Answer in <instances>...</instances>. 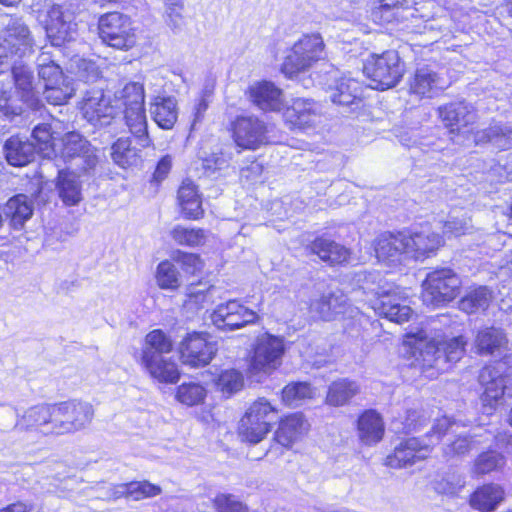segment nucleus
<instances>
[{
  "instance_id": "28",
  "label": "nucleus",
  "mask_w": 512,
  "mask_h": 512,
  "mask_svg": "<svg viewBox=\"0 0 512 512\" xmlns=\"http://www.w3.org/2000/svg\"><path fill=\"white\" fill-rule=\"evenodd\" d=\"M5 159L11 166L23 167L35 158L36 147L34 143L19 136H11L3 147Z\"/></svg>"
},
{
  "instance_id": "52",
  "label": "nucleus",
  "mask_w": 512,
  "mask_h": 512,
  "mask_svg": "<svg viewBox=\"0 0 512 512\" xmlns=\"http://www.w3.org/2000/svg\"><path fill=\"white\" fill-rule=\"evenodd\" d=\"M206 394L207 391L204 386L189 382L183 383L177 388L176 399L184 405L195 406L204 401Z\"/></svg>"
},
{
  "instance_id": "51",
  "label": "nucleus",
  "mask_w": 512,
  "mask_h": 512,
  "mask_svg": "<svg viewBox=\"0 0 512 512\" xmlns=\"http://www.w3.org/2000/svg\"><path fill=\"white\" fill-rule=\"evenodd\" d=\"M475 436L471 434H458L443 448L444 456L447 458L464 456L471 450L476 449L478 441L475 440Z\"/></svg>"
},
{
  "instance_id": "41",
  "label": "nucleus",
  "mask_w": 512,
  "mask_h": 512,
  "mask_svg": "<svg viewBox=\"0 0 512 512\" xmlns=\"http://www.w3.org/2000/svg\"><path fill=\"white\" fill-rule=\"evenodd\" d=\"M56 189L60 199L67 206L77 205L82 200L80 181L72 172H58Z\"/></svg>"
},
{
  "instance_id": "47",
  "label": "nucleus",
  "mask_w": 512,
  "mask_h": 512,
  "mask_svg": "<svg viewBox=\"0 0 512 512\" xmlns=\"http://www.w3.org/2000/svg\"><path fill=\"white\" fill-rule=\"evenodd\" d=\"M506 464L505 456L495 450L483 452L474 460L472 472L477 476L500 471Z\"/></svg>"
},
{
  "instance_id": "56",
  "label": "nucleus",
  "mask_w": 512,
  "mask_h": 512,
  "mask_svg": "<svg viewBox=\"0 0 512 512\" xmlns=\"http://www.w3.org/2000/svg\"><path fill=\"white\" fill-rule=\"evenodd\" d=\"M32 138L36 150L43 153L45 156H50L54 152V136L51 132L49 124L43 123L34 127L32 131Z\"/></svg>"
},
{
  "instance_id": "49",
  "label": "nucleus",
  "mask_w": 512,
  "mask_h": 512,
  "mask_svg": "<svg viewBox=\"0 0 512 512\" xmlns=\"http://www.w3.org/2000/svg\"><path fill=\"white\" fill-rule=\"evenodd\" d=\"M111 150L113 161L122 168L136 165L139 161L138 151L131 147V141L128 138H119L112 145Z\"/></svg>"
},
{
  "instance_id": "60",
  "label": "nucleus",
  "mask_w": 512,
  "mask_h": 512,
  "mask_svg": "<svg viewBox=\"0 0 512 512\" xmlns=\"http://www.w3.org/2000/svg\"><path fill=\"white\" fill-rule=\"evenodd\" d=\"M229 166V160L223 153H212L202 160V169L208 177L216 178L217 172H220Z\"/></svg>"
},
{
  "instance_id": "61",
  "label": "nucleus",
  "mask_w": 512,
  "mask_h": 512,
  "mask_svg": "<svg viewBox=\"0 0 512 512\" xmlns=\"http://www.w3.org/2000/svg\"><path fill=\"white\" fill-rule=\"evenodd\" d=\"M174 260L188 274H195L202 268V261L198 255L193 253H185L178 251L174 256Z\"/></svg>"
},
{
  "instance_id": "45",
  "label": "nucleus",
  "mask_w": 512,
  "mask_h": 512,
  "mask_svg": "<svg viewBox=\"0 0 512 512\" xmlns=\"http://www.w3.org/2000/svg\"><path fill=\"white\" fill-rule=\"evenodd\" d=\"M173 349V343L169 336L162 330L155 329L149 332L144 341L141 359H145L146 352L152 356L163 357Z\"/></svg>"
},
{
  "instance_id": "11",
  "label": "nucleus",
  "mask_w": 512,
  "mask_h": 512,
  "mask_svg": "<svg viewBox=\"0 0 512 512\" xmlns=\"http://www.w3.org/2000/svg\"><path fill=\"white\" fill-rule=\"evenodd\" d=\"M0 25V43L9 55L22 58L32 52L34 41L21 18L6 16L1 19Z\"/></svg>"
},
{
  "instance_id": "15",
  "label": "nucleus",
  "mask_w": 512,
  "mask_h": 512,
  "mask_svg": "<svg viewBox=\"0 0 512 512\" xmlns=\"http://www.w3.org/2000/svg\"><path fill=\"white\" fill-rule=\"evenodd\" d=\"M438 111L450 134L469 139L473 132L472 126L477 120V113L471 104L465 101L453 102L439 107Z\"/></svg>"
},
{
  "instance_id": "24",
  "label": "nucleus",
  "mask_w": 512,
  "mask_h": 512,
  "mask_svg": "<svg viewBox=\"0 0 512 512\" xmlns=\"http://www.w3.org/2000/svg\"><path fill=\"white\" fill-rule=\"evenodd\" d=\"M81 109L84 118L96 127L109 125L116 115V107L110 104L109 98L102 91H96L85 98Z\"/></svg>"
},
{
  "instance_id": "18",
  "label": "nucleus",
  "mask_w": 512,
  "mask_h": 512,
  "mask_svg": "<svg viewBox=\"0 0 512 512\" xmlns=\"http://www.w3.org/2000/svg\"><path fill=\"white\" fill-rule=\"evenodd\" d=\"M216 351L215 343L208 341L203 334L196 332L185 337L179 347L182 363L193 368L209 364Z\"/></svg>"
},
{
  "instance_id": "12",
  "label": "nucleus",
  "mask_w": 512,
  "mask_h": 512,
  "mask_svg": "<svg viewBox=\"0 0 512 512\" xmlns=\"http://www.w3.org/2000/svg\"><path fill=\"white\" fill-rule=\"evenodd\" d=\"M232 135L236 145L256 150L269 143L267 124L255 115L237 116L232 122Z\"/></svg>"
},
{
  "instance_id": "38",
  "label": "nucleus",
  "mask_w": 512,
  "mask_h": 512,
  "mask_svg": "<svg viewBox=\"0 0 512 512\" xmlns=\"http://www.w3.org/2000/svg\"><path fill=\"white\" fill-rule=\"evenodd\" d=\"M504 499V490L498 484H485L475 490L471 495L470 504L481 512H491Z\"/></svg>"
},
{
  "instance_id": "1",
  "label": "nucleus",
  "mask_w": 512,
  "mask_h": 512,
  "mask_svg": "<svg viewBox=\"0 0 512 512\" xmlns=\"http://www.w3.org/2000/svg\"><path fill=\"white\" fill-rule=\"evenodd\" d=\"M406 338L413 347V365L429 378L447 370L448 364L459 361L465 352L466 341L462 336L440 343L435 339L428 340L426 330L420 329L407 333Z\"/></svg>"
},
{
  "instance_id": "19",
  "label": "nucleus",
  "mask_w": 512,
  "mask_h": 512,
  "mask_svg": "<svg viewBox=\"0 0 512 512\" xmlns=\"http://www.w3.org/2000/svg\"><path fill=\"white\" fill-rule=\"evenodd\" d=\"M505 362H499L494 366H485L479 374V382L484 388L481 400L485 406L495 407L506 393L509 381L508 375L504 374Z\"/></svg>"
},
{
  "instance_id": "3",
  "label": "nucleus",
  "mask_w": 512,
  "mask_h": 512,
  "mask_svg": "<svg viewBox=\"0 0 512 512\" xmlns=\"http://www.w3.org/2000/svg\"><path fill=\"white\" fill-rule=\"evenodd\" d=\"M325 43L319 33L304 34L292 46L282 64V72L293 78L300 72H305L317 62L326 58Z\"/></svg>"
},
{
  "instance_id": "42",
  "label": "nucleus",
  "mask_w": 512,
  "mask_h": 512,
  "mask_svg": "<svg viewBox=\"0 0 512 512\" xmlns=\"http://www.w3.org/2000/svg\"><path fill=\"white\" fill-rule=\"evenodd\" d=\"M347 297L342 292H333L322 296L311 304V310L326 321L334 319L335 316L344 313Z\"/></svg>"
},
{
  "instance_id": "36",
  "label": "nucleus",
  "mask_w": 512,
  "mask_h": 512,
  "mask_svg": "<svg viewBox=\"0 0 512 512\" xmlns=\"http://www.w3.org/2000/svg\"><path fill=\"white\" fill-rule=\"evenodd\" d=\"M359 438L365 445L378 443L384 435V423L374 410L365 411L358 419Z\"/></svg>"
},
{
  "instance_id": "63",
  "label": "nucleus",
  "mask_w": 512,
  "mask_h": 512,
  "mask_svg": "<svg viewBox=\"0 0 512 512\" xmlns=\"http://www.w3.org/2000/svg\"><path fill=\"white\" fill-rule=\"evenodd\" d=\"M464 483L465 482L461 477L453 475L451 479L447 477L436 481L434 488L438 493L454 495L464 486Z\"/></svg>"
},
{
  "instance_id": "7",
  "label": "nucleus",
  "mask_w": 512,
  "mask_h": 512,
  "mask_svg": "<svg viewBox=\"0 0 512 512\" xmlns=\"http://www.w3.org/2000/svg\"><path fill=\"white\" fill-rule=\"evenodd\" d=\"M99 37L106 45L128 51L136 45L137 37L131 18L120 12H109L98 21Z\"/></svg>"
},
{
  "instance_id": "16",
  "label": "nucleus",
  "mask_w": 512,
  "mask_h": 512,
  "mask_svg": "<svg viewBox=\"0 0 512 512\" xmlns=\"http://www.w3.org/2000/svg\"><path fill=\"white\" fill-rule=\"evenodd\" d=\"M257 319V313L238 300H229L219 304L211 314L212 323L218 329L228 331L255 323Z\"/></svg>"
},
{
  "instance_id": "27",
  "label": "nucleus",
  "mask_w": 512,
  "mask_h": 512,
  "mask_svg": "<svg viewBox=\"0 0 512 512\" xmlns=\"http://www.w3.org/2000/svg\"><path fill=\"white\" fill-rule=\"evenodd\" d=\"M405 242L408 244V259L419 260L429 257L442 244V237L429 229L420 232L405 233Z\"/></svg>"
},
{
  "instance_id": "40",
  "label": "nucleus",
  "mask_w": 512,
  "mask_h": 512,
  "mask_svg": "<svg viewBox=\"0 0 512 512\" xmlns=\"http://www.w3.org/2000/svg\"><path fill=\"white\" fill-rule=\"evenodd\" d=\"M12 74L15 87L22 100L30 107H34L37 103L38 91L34 84L33 72L26 65L14 64Z\"/></svg>"
},
{
  "instance_id": "43",
  "label": "nucleus",
  "mask_w": 512,
  "mask_h": 512,
  "mask_svg": "<svg viewBox=\"0 0 512 512\" xmlns=\"http://www.w3.org/2000/svg\"><path fill=\"white\" fill-rule=\"evenodd\" d=\"M124 118L130 132L137 139L138 145L147 147L150 144L147 131V120L144 106L124 110Z\"/></svg>"
},
{
  "instance_id": "21",
  "label": "nucleus",
  "mask_w": 512,
  "mask_h": 512,
  "mask_svg": "<svg viewBox=\"0 0 512 512\" xmlns=\"http://www.w3.org/2000/svg\"><path fill=\"white\" fill-rule=\"evenodd\" d=\"M405 232L383 233L377 237L374 250L379 261L387 264H400L408 259Z\"/></svg>"
},
{
  "instance_id": "58",
  "label": "nucleus",
  "mask_w": 512,
  "mask_h": 512,
  "mask_svg": "<svg viewBox=\"0 0 512 512\" xmlns=\"http://www.w3.org/2000/svg\"><path fill=\"white\" fill-rule=\"evenodd\" d=\"M213 506L217 512H249L238 496L229 493H218L213 499Z\"/></svg>"
},
{
  "instance_id": "4",
  "label": "nucleus",
  "mask_w": 512,
  "mask_h": 512,
  "mask_svg": "<svg viewBox=\"0 0 512 512\" xmlns=\"http://www.w3.org/2000/svg\"><path fill=\"white\" fill-rule=\"evenodd\" d=\"M38 19L44 25L52 46L61 47L74 40L77 35L73 13L61 5L45 1L43 9L38 11Z\"/></svg>"
},
{
  "instance_id": "37",
  "label": "nucleus",
  "mask_w": 512,
  "mask_h": 512,
  "mask_svg": "<svg viewBox=\"0 0 512 512\" xmlns=\"http://www.w3.org/2000/svg\"><path fill=\"white\" fill-rule=\"evenodd\" d=\"M476 144L491 143L495 148L507 150L512 148V129L502 123H493L488 128L474 134Z\"/></svg>"
},
{
  "instance_id": "29",
  "label": "nucleus",
  "mask_w": 512,
  "mask_h": 512,
  "mask_svg": "<svg viewBox=\"0 0 512 512\" xmlns=\"http://www.w3.org/2000/svg\"><path fill=\"white\" fill-rule=\"evenodd\" d=\"M306 250L317 255L322 261L331 265L342 264L350 257V251L345 246L324 237H317Z\"/></svg>"
},
{
  "instance_id": "57",
  "label": "nucleus",
  "mask_w": 512,
  "mask_h": 512,
  "mask_svg": "<svg viewBox=\"0 0 512 512\" xmlns=\"http://www.w3.org/2000/svg\"><path fill=\"white\" fill-rule=\"evenodd\" d=\"M171 236L179 245L191 247L204 244L206 239V234L203 229L186 228L180 225L173 228Z\"/></svg>"
},
{
  "instance_id": "34",
  "label": "nucleus",
  "mask_w": 512,
  "mask_h": 512,
  "mask_svg": "<svg viewBox=\"0 0 512 512\" xmlns=\"http://www.w3.org/2000/svg\"><path fill=\"white\" fill-rule=\"evenodd\" d=\"M162 489L160 486L150 483L149 481H132L122 483L111 488V497L118 499L125 497L133 501H139L160 495Z\"/></svg>"
},
{
  "instance_id": "14",
  "label": "nucleus",
  "mask_w": 512,
  "mask_h": 512,
  "mask_svg": "<svg viewBox=\"0 0 512 512\" xmlns=\"http://www.w3.org/2000/svg\"><path fill=\"white\" fill-rule=\"evenodd\" d=\"M368 289L377 297L372 308L379 316L398 324L408 321L412 316V309L403 303L400 293L391 285L387 288L378 285Z\"/></svg>"
},
{
  "instance_id": "5",
  "label": "nucleus",
  "mask_w": 512,
  "mask_h": 512,
  "mask_svg": "<svg viewBox=\"0 0 512 512\" xmlns=\"http://www.w3.org/2000/svg\"><path fill=\"white\" fill-rule=\"evenodd\" d=\"M364 73L375 83L376 89L394 87L403 77L405 66L395 50L371 54L365 61Z\"/></svg>"
},
{
  "instance_id": "30",
  "label": "nucleus",
  "mask_w": 512,
  "mask_h": 512,
  "mask_svg": "<svg viewBox=\"0 0 512 512\" xmlns=\"http://www.w3.org/2000/svg\"><path fill=\"white\" fill-rule=\"evenodd\" d=\"M309 429V424L301 413L287 416L280 422L275 439L284 447H290L299 441Z\"/></svg>"
},
{
  "instance_id": "55",
  "label": "nucleus",
  "mask_w": 512,
  "mask_h": 512,
  "mask_svg": "<svg viewBox=\"0 0 512 512\" xmlns=\"http://www.w3.org/2000/svg\"><path fill=\"white\" fill-rule=\"evenodd\" d=\"M144 88L137 82L126 84L120 91L118 103L124 110L144 106Z\"/></svg>"
},
{
  "instance_id": "26",
  "label": "nucleus",
  "mask_w": 512,
  "mask_h": 512,
  "mask_svg": "<svg viewBox=\"0 0 512 512\" xmlns=\"http://www.w3.org/2000/svg\"><path fill=\"white\" fill-rule=\"evenodd\" d=\"M321 105L311 99L297 98L287 108L284 117L293 127L304 129L314 125L320 118Z\"/></svg>"
},
{
  "instance_id": "32",
  "label": "nucleus",
  "mask_w": 512,
  "mask_h": 512,
  "mask_svg": "<svg viewBox=\"0 0 512 512\" xmlns=\"http://www.w3.org/2000/svg\"><path fill=\"white\" fill-rule=\"evenodd\" d=\"M506 344L507 338L502 329L485 327L477 332L473 348L477 354L487 356L501 353Z\"/></svg>"
},
{
  "instance_id": "39",
  "label": "nucleus",
  "mask_w": 512,
  "mask_h": 512,
  "mask_svg": "<svg viewBox=\"0 0 512 512\" xmlns=\"http://www.w3.org/2000/svg\"><path fill=\"white\" fill-rule=\"evenodd\" d=\"M4 214L6 218L10 219V224L14 229H21L33 214V203L24 194L15 195L7 201Z\"/></svg>"
},
{
  "instance_id": "64",
  "label": "nucleus",
  "mask_w": 512,
  "mask_h": 512,
  "mask_svg": "<svg viewBox=\"0 0 512 512\" xmlns=\"http://www.w3.org/2000/svg\"><path fill=\"white\" fill-rule=\"evenodd\" d=\"M417 18H410L408 22H410L411 29L413 32L425 34L427 32H437L439 30V25L436 23L435 19H426L423 20L422 16H419L416 13ZM406 28H410L409 25H406Z\"/></svg>"
},
{
  "instance_id": "48",
  "label": "nucleus",
  "mask_w": 512,
  "mask_h": 512,
  "mask_svg": "<svg viewBox=\"0 0 512 512\" xmlns=\"http://www.w3.org/2000/svg\"><path fill=\"white\" fill-rule=\"evenodd\" d=\"M37 66L39 78L43 81L44 86L63 83V80L68 78L63 75L60 66L51 60L46 52H42L38 56Z\"/></svg>"
},
{
  "instance_id": "9",
  "label": "nucleus",
  "mask_w": 512,
  "mask_h": 512,
  "mask_svg": "<svg viewBox=\"0 0 512 512\" xmlns=\"http://www.w3.org/2000/svg\"><path fill=\"white\" fill-rule=\"evenodd\" d=\"M5 414L11 419L9 424L0 423L1 431L14 429L18 431L37 430L43 434H54V404L37 405L27 409L18 417L15 409H8Z\"/></svg>"
},
{
  "instance_id": "2",
  "label": "nucleus",
  "mask_w": 512,
  "mask_h": 512,
  "mask_svg": "<svg viewBox=\"0 0 512 512\" xmlns=\"http://www.w3.org/2000/svg\"><path fill=\"white\" fill-rule=\"evenodd\" d=\"M454 426L456 422L446 416L436 419L431 430L423 438H408L395 447L394 453L387 456L386 465L399 469L424 460L430 454L431 448Z\"/></svg>"
},
{
  "instance_id": "50",
  "label": "nucleus",
  "mask_w": 512,
  "mask_h": 512,
  "mask_svg": "<svg viewBox=\"0 0 512 512\" xmlns=\"http://www.w3.org/2000/svg\"><path fill=\"white\" fill-rule=\"evenodd\" d=\"M314 396V389L307 382H292L282 390L283 402L292 407L300 406Z\"/></svg>"
},
{
  "instance_id": "25",
  "label": "nucleus",
  "mask_w": 512,
  "mask_h": 512,
  "mask_svg": "<svg viewBox=\"0 0 512 512\" xmlns=\"http://www.w3.org/2000/svg\"><path fill=\"white\" fill-rule=\"evenodd\" d=\"M406 0H378V6L372 10V19L376 23H403L417 18V9L405 6Z\"/></svg>"
},
{
  "instance_id": "17",
  "label": "nucleus",
  "mask_w": 512,
  "mask_h": 512,
  "mask_svg": "<svg viewBox=\"0 0 512 512\" xmlns=\"http://www.w3.org/2000/svg\"><path fill=\"white\" fill-rule=\"evenodd\" d=\"M61 155L65 161H76V165L90 173L98 164L96 148L77 132H69L62 139Z\"/></svg>"
},
{
  "instance_id": "8",
  "label": "nucleus",
  "mask_w": 512,
  "mask_h": 512,
  "mask_svg": "<svg viewBox=\"0 0 512 512\" xmlns=\"http://www.w3.org/2000/svg\"><path fill=\"white\" fill-rule=\"evenodd\" d=\"M54 435L74 433L89 425L94 416L93 406L77 399L54 404Z\"/></svg>"
},
{
  "instance_id": "13",
  "label": "nucleus",
  "mask_w": 512,
  "mask_h": 512,
  "mask_svg": "<svg viewBox=\"0 0 512 512\" xmlns=\"http://www.w3.org/2000/svg\"><path fill=\"white\" fill-rule=\"evenodd\" d=\"M285 351L281 337L264 333L257 337L250 367L252 371L269 373L281 364Z\"/></svg>"
},
{
  "instance_id": "54",
  "label": "nucleus",
  "mask_w": 512,
  "mask_h": 512,
  "mask_svg": "<svg viewBox=\"0 0 512 512\" xmlns=\"http://www.w3.org/2000/svg\"><path fill=\"white\" fill-rule=\"evenodd\" d=\"M156 281L161 289L175 290L180 286V274L172 262L162 261L157 267Z\"/></svg>"
},
{
  "instance_id": "62",
  "label": "nucleus",
  "mask_w": 512,
  "mask_h": 512,
  "mask_svg": "<svg viewBox=\"0 0 512 512\" xmlns=\"http://www.w3.org/2000/svg\"><path fill=\"white\" fill-rule=\"evenodd\" d=\"M471 228L470 219L467 217H450L443 226V233L447 236H460L466 234Z\"/></svg>"
},
{
  "instance_id": "35",
  "label": "nucleus",
  "mask_w": 512,
  "mask_h": 512,
  "mask_svg": "<svg viewBox=\"0 0 512 512\" xmlns=\"http://www.w3.org/2000/svg\"><path fill=\"white\" fill-rule=\"evenodd\" d=\"M178 202L187 219H199L203 215L197 186L190 179L183 180L178 189Z\"/></svg>"
},
{
  "instance_id": "59",
  "label": "nucleus",
  "mask_w": 512,
  "mask_h": 512,
  "mask_svg": "<svg viewBox=\"0 0 512 512\" xmlns=\"http://www.w3.org/2000/svg\"><path fill=\"white\" fill-rule=\"evenodd\" d=\"M243 383V375L235 369L222 371L217 380V386L227 394L239 391L243 387Z\"/></svg>"
},
{
  "instance_id": "6",
  "label": "nucleus",
  "mask_w": 512,
  "mask_h": 512,
  "mask_svg": "<svg viewBox=\"0 0 512 512\" xmlns=\"http://www.w3.org/2000/svg\"><path fill=\"white\" fill-rule=\"evenodd\" d=\"M460 287L461 280L453 270L435 269L427 274L423 283V302L427 306H443L458 296Z\"/></svg>"
},
{
  "instance_id": "31",
  "label": "nucleus",
  "mask_w": 512,
  "mask_h": 512,
  "mask_svg": "<svg viewBox=\"0 0 512 512\" xmlns=\"http://www.w3.org/2000/svg\"><path fill=\"white\" fill-rule=\"evenodd\" d=\"M149 111L152 119L162 129H171L178 118L177 101L172 96H154Z\"/></svg>"
},
{
  "instance_id": "53",
  "label": "nucleus",
  "mask_w": 512,
  "mask_h": 512,
  "mask_svg": "<svg viewBox=\"0 0 512 512\" xmlns=\"http://www.w3.org/2000/svg\"><path fill=\"white\" fill-rule=\"evenodd\" d=\"M75 92L73 83L69 78L64 79L63 83L56 85L44 86V98L53 105L64 104L70 99Z\"/></svg>"
},
{
  "instance_id": "33",
  "label": "nucleus",
  "mask_w": 512,
  "mask_h": 512,
  "mask_svg": "<svg viewBox=\"0 0 512 512\" xmlns=\"http://www.w3.org/2000/svg\"><path fill=\"white\" fill-rule=\"evenodd\" d=\"M141 362L150 376L162 383H175L180 377L177 365L166 357L152 356L146 352Z\"/></svg>"
},
{
  "instance_id": "22",
  "label": "nucleus",
  "mask_w": 512,
  "mask_h": 512,
  "mask_svg": "<svg viewBox=\"0 0 512 512\" xmlns=\"http://www.w3.org/2000/svg\"><path fill=\"white\" fill-rule=\"evenodd\" d=\"M249 100L262 111L279 112L285 107V99L280 88L269 81L252 84L248 89Z\"/></svg>"
},
{
  "instance_id": "10",
  "label": "nucleus",
  "mask_w": 512,
  "mask_h": 512,
  "mask_svg": "<svg viewBox=\"0 0 512 512\" xmlns=\"http://www.w3.org/2000/svg\"><path fill=\"white\" fill-rule=\"evenodd\" d=\"M276 410L264 398L256 400L240 420L239 432L250 443L260 442L270 431Z\"/></svg>"
},
{
  "instance_id": "44",
  "label": "nucleus",
  "mask_w": 512,
  "mask_h": 512,
  "mask_svg": "<svg viewBox=\"0 0 512 512\" xmlns=\"http://www.w3.org/2000/svg\"><path fill=\"white\" fill-rule=\"evenodd\" d=\"M359 392V386L356 382L348 379L334 381L328 389L327 403L332 406H342L346 404Z\"/></svg>"
},
{
  "instance_id": "20",
  "label": "nucleus",
  "mask_w": 512,
  "mask_h": 512,
  "mask_svg": "<svg viewBox=\"0 0 512 512\" xmlns=\"http://www.w3.org/2000/svg\"><path fill=\"white\" fill-rule=\"evenodd\" d=\"M445 88V82L434 66L420 64L409 79L410 93L420 98H432Z\"/></svg>"
},
{
  "instance_id": "23",
  "label": "nucleus",
  "mask_w": 512,
  "mask_h": 512,
  "mask_svg": "<svg viewBox=\"0 0 512 512\" xmlns=\"http://www.w3.org/2000/svg\"><path fill=\"white\" fill-rule=\"evenodd\" d=\"M329 80L334 84L329 85L331 101L338 105L349 106L360 101L361 85L354 78L339 76L340 72L332 68L329 73Z\"/></svg>"
},
{
  "instance_id": "46",
  "label": "nucleus",
  "mask_w": 512,
  "mask_h": 512,
  "mask_svg": "<svg viewBox=\"0 0 512 512\" xmlns=\"http://www.w3.org/2000/svg\"><path fill=\"white\" fill-rule=\"evenodd\" d=\"M492 300V291L486 286H480L467 293L459 303L462 311L471 314L488 308Z\"/></svg>"
}]
</instances>
